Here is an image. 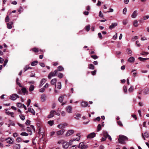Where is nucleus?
Returning a JSON list of instances; mask_svg holds the SVG:
<instances>
[{
    "label": "nucleus",
    "instance_id": "nucleus-1",
    "mask_svg": "<svg viewBox=\"0 0 149 149\" xmlns=\"http://www.w3.org/2000/svg\"><path fill=\"white\" fill-rule=\"evenodd\" d=\"M128 138L126 136L122 135H120L119 136L118 140L119 142L122 144L125 143V141H127Z\"/></svg>",
    "mask_w": 149,
    "mask_h": 149
},
{
    "label": "nucleus",
    "instance_id": "nucleus-2",
    "mask_svg": "<svg viewBox=\"0 0 149 149\" xmlns=\"http://www.w3.org/2000/svg\"><path fill=\"white\" fill-rule=\"evenodd\" d=\"M57 72L58 70H55L54 72H51L48 75V78L50 79H51L52 77L56 76Z\"/></svg>",
    "mask_w": 149,
    "mask_h": 149
},
{
    "label": "nucleus",
    "instance_id": "nucleus-3",
    "mask_svg": "<svg viewBox=\"0 0 149 149\" xmlns=\"http://www.w3.org/2000/svg\"><path fill=\"white\" fill-rule=\"evenodd\" d=\"M31 127L32 128V129L31 128L29 127H27L26 128L27 131L28 132H30L29 134L30 135H31L32 134V130L34 131V132H35V128L34 127V126L33 125H31Z\"/></svg>",
    "mask_w": 149,
    "mask_h": 149
},
{
    "label": "nucleus",
    "instance_id": "nucleus-4",
    "mask_svg": "<svg viewBox=\"0 0 149 149\" xmlns=\"http://www.w3.org/2000/svg\"><path fill=\"white\" fill-rule=\"evenodd\" d=\"M19 96L16 94H12L10 97V99L13 100H16L17 98H19Z\"/></svg>",
    "mask_w": 149,
    "mask_h": 149
},
{
    "label": "nucleus",
    "instance_id": "nucleus-5",
    "mask_svg": "<svg viewBox=\"0 0 149 149\" xmlns=\"http://www.w3.org/2000/svg\"><path fill=\"white\" fill-rule=\"evenodd\" d=\"M5 141H7V143L10 144L13 143V141L12 139L10 137H8L5 139Z\"/></svg>",
    "mask_w": 149,
    "mask_h": 149
},
{
    "label": "nucleus",
    "instance_id": "nucleus-6",
    "mask_svg": "<svg viewBox=\"0 0 149 149\" xmlns=\"http://www.w3.org/2000/svg\"><path fill=\"white\" fill-rule=\"evenodd\" d=\"M74 132V130H68L66 134L65 135L66 136H70L73 134Z\"/></svg>",
    "mask_w": 149,
    "mask_h": 149
},
{
    "label": "nucleus",
    "instance_id": "nucleus-7",
    "mask_svg": "<svg viewBox=\"0 0 149 149\" xmlns=\"http://www.w3.org/2000/svg\"><path fill=\"white\" fill-rule=\"evenodd\" d=\"M21 91L24 95H28V92L25 87H22L21 89Z\"/></svg>",
    "mask_w": 149,
    "mask_h": 149
},
{
    "label": "nucleus",
    "instance_id": "nucleus-8",
    "mask_svg": "<svg viewBox=\"0 0 149 149\" xmlns=\"http://www.w3.org/2000/svg\"><path fill=\"white\" fill-rule=\"evenodd\" d=\"M67 125L66 123H61L58 125L57 127L59 129L64 128Z\"/></svg>",
    "mask_w": 149,
    "mask_h": 149
},
{
    "label": "nucleus",
    "instance_id": "nucleus-9",
    "mask_svg": "<svg viewBox=\"0 0 149 149\" xmlns=\"http://www.w3.org/2000/svg\"><path fill=\"white\" fill-rule=\"evenodd\" d=\"M96 135V134L94 132L91 133L89 134L87 136V138L91 139L94 137Z\"/></svg>",
    "mask_w": 149,
    "mask_h": 149
},
{
    "label": "nucleus",
    "instance_id": "nucleus-10",
    "mask_svg": "<svg viewBox=\"0 0 149 149\" xmlns=\"http://www.w3.org/2000/svg\"><path fill=\"white\" fill-rule=\"evenodd\" d=\"M56 112L54 110H52L50 113V114L48 116V118H51L53 117L54 116V114L56 113Z\"/></svg>",
    "mask_w": 149,
    "mask_h": 149
},
{
    "label": "nucleus",
    "instance_id": "nucleus-11",
    "mask_svg": "<svg viewBox=\"0 0 149 149\" xmlns=\"http://www.w3.org/2000/svg\"><path fill=\"white\" fill-rule=\"evenodd\" d=\"M142 136L143 139L145 140V138H148L149 137V135L147 132H145L144 134L143 133L142 134Z\"/></svg>",
    "mask_w": 149,
    "mask_h": 149
},
{
    "label": "nucleus",
    "instance_id": "nucleus-12",
    "mask_svg": "<svg viewBox=\"0 0 149 149\" xmlns=\"http://www.w3.org/2000/svg\"><path fill=\"white\" fill-rule=\"evenodd\" d=\"M65 132V130L64 129L61 130L56 132L57 135L58 136L62 135Z\"/></svg>",
    "mask_w": 149,
    "mask_h": 149
},
{
    "label": "nucleus",
    "instance_id": "nucleus-13",
    "mask_svg": "<svg viewBox=\"0 0 149 149\" xmlns=\"http://www.w3.org/2000/svg\"><path fill=\"white\" fill-rule=\"evenodd\" d=\"M118 24L117 23H112V24L109 26V29H113L115 27L117 26Z\"/></svg>",
    "mask_w": 149,
    "mask_h": 149
},
{
    "label": "nucleus",
    "instance_id": "nucleus-14",
    "mask_svg": "<svg viewBox=\"0 0 149 149\" xmlns=\"http://www.w3.org/2000/svg\"><path fill=\"white\" fill-rule=\"evenodd\" d=\"M66 111L67 112L69 113H72V108L71 106H68L66 107Z\"/></svg>",
    "mask_w": 149,
    "mask_h": 149
},
{
    "label": "nucleus",
    "instance_id": "nucleus-15",
    "mask_svg": "<svg viewBox=\"0 0 149 149\" xmlns=\"http://www.w3.org/2000/svg\"><path fill=\"white\" fill-rule=\"evenodd\" d=\"M69 146V144L66 142L63 143V147L64 148H67Z\"/></svg>",
    "mask_w": 149,
    "mask_h": 149
},
{
    "label": "nucleus",
    "instance_id": "nucleus-16",
    "mask_svg": "<svg viewBox=\"0 0 149 149\" xmlns=\"http://www.w3.org/2000/svg\"><path fill=\"white\" fill-rule=\"evenodd\" d=\"M88 105V102H82L81 103V106L84 107H87Z\"/></svg>",
    "mask_w": 149,
    "mask_h": 149
},
{
    "label": "nucleus",
    "instance_id": "nucleus-17",
    "mask_svg": "<svg viewBox=\"0 0 149 149\" xmlns=\"http://www.w3.org/2000/svg\"><path fill=\"white\" fill-rule=\"evenodd\" d=\"M13 24V22H10L7 24V28L9 29H11L12 28V25Z\"/></svg>",
    "mask_w": 149,
    "mask_h": 149
},
{
    "label": "nucleus",
    "instance_id": "nucleus-18",
    "mask_svg": "<svg viewBox=\"0 0 149 149\" xmlns=\"http://www.w3.org/2000/svg\"><path fill=\"white\" fill-rule=\"evenodd\" d=\"M13 148L14 149H20V146L19 144H15L13 145Z\"/></svg>",
    "mask_w": 149,
    "mask_h": 149
},
{
    "label": "nucleus",
    "instance_id": "nucleus-19",
    "mask_svg": "<svg viewBox=\"0 0 149 149\" xmlns=\"http://www.w3.org/2000/svg\"><path fill=\"white\" fill-rule=\"evenodd\" d=\"M80 136H79V137H78V138H77L76 139H72L69 142V143L70 144L71 143V142H73V141H78L79 140V139L80 138Z\"/></svg>",
    "mask_w": 149,
    "mask_h": 149
},
{
    "label": "nucleus",
    "instance_id": "nucleus-20",
    "mask_svg": "<svg viewBox=\"0 0 149 149\" xmlns=\"http://www.w3.org/2000/svg\"><path fill=\"white\" fill-rule=\"evenodd\" d=\"M137 15V10H136L133 12V13L131 15V17H132V18H134L136 17Z\"/></svg>",
    "mask_w": 149,
    "mask_h": 149
},
{
    "label": "nucleus",
    "instance_id": "nucleus-21",
    "mask_svg": "<svg viewBox=\"0 0 149 149\" xmlns=\"http://www.w3.org/2000/svg\"><path fill=\"white\" fill-rule=\"evenodd\" d=\"M28 110L33 115H35L36 112L32 108H29L28 109Z\"/></svg>",
    "mask_w": 149,
    "mask_h": 149
},
{
    "label": "nucleus",
    "instance_id": "nucleus-22",
    "mask_svg": "<svg viewBox=\"0 0 149 149\" xmlns=\"http://www.w3.org/2000/svg\"><path fill=\"white\" fill-rule=\"evenodd\" d=\"M88 68L90 69L94 70L95 69L94 66L92 64L88 65Z\"/></svg>",
    "mask_w": 149,
    "mask_h": 149
},
{
    "label": "nucleus",
    "instance_id": "nucleus-23",
    "mask_svg": "<svg viewBox=\"0 0 149 149\" xmlns=\"http://www.w3.org/2000/svg\"><path fill=\"white\" fill-rule=\"evenodd\" d=\"M127 53L128 54L131 56L132 55V52L130 49L128 48L127 49Z\"/></svg>",
    "mask_w": 149,
    "mask_h": 149
},
{
    "label": "nucleus",
    "instance_id": "nucleus-24",
    "mask_svg": "<svg viewBox=\"0 0 149 149\" xmlns=\"http://www.w3.org/2000/svg\"><path fill=\"white\" fill-rule=\"evenodd\" d=\"M45 98H46L45 96L44 95V94L42 95H41V98H40L41 101L42 102L45 101Z\"/></svg>",
    "mask_w": 149,
    "mask_h": 149
},
{
    "label": "nucleus",
    "instance_id": "nucleus-25",
    "mask_svg": "<svg viewBox=\"0 0 149 149\" xmlns=\"http://www.w3.org/2000/svg\"><path fill=\"white\" fill-rule=\"evenodd\" d=\"M134 58L132 57H130L128 59V61L130 62H134Z\"/></svg>",
    "mask_w": 149,
    "mask_h": 149
},
{
    "label": "nucleus",
    "instance_id": "nucleus-26",
    "mask_svg": "<svg viewBox=\"0 0 149 149\" xmlns=\"http://www.w3.org/2000/svg\"><path fill=\"white\" fill-rule=\"evenodd\" d=\"M5 113L6 115H10V114L12 112H10L9 111H8V109H6L4 110Z\"/></svg>",
    "mask_w": 149,
    "mask_h": 149
},
{
    "label": "nucleus",
    "instance_id": "nucleus-27",
    "mask_svg": "<svg viewBox=\"0 0 149 149\" xmlns=\"http://www.w3.org/2000/svg\"><path fill=\"white\" fill-rule=\"evenodd\" d=\"M31 68L29 66V65H26L24 69V71L25 72L28 69H30Z\"/></svg>",
    "mask_w": 149,
    "mask_h": 149
},
{
    "label": "nucleus",
    "instance_id": "nucleus-28",
    "mask_svg": "<svg viewBox=\"0 0 149 149\" xmlns=\"http://www.w3.org/2000/svg\"><path fill=\"white\" fill-rule=\"evenodd\" d=\"M138 59H139L141 61H145L147 59H149V58H143L140 57L138 58Z\"/></svg>",
    "mask_w": 149,
    "mask_h": 149
},
{
    "label": "nucleus",
    "instance_id": "nucleus-29",
    "mask_svg": "<svg viewBox=\"0 0 149 149\" xmlns=\"http://www.w3.org/2000/svg\"><path fill=\"white\" fill-rule=\"evenodd\" d=\"M61 84H57V85L56 84H55V89L57 88L58 89H60L61 88Z\"/></svg>",
    "mask_w": 149,
    "mask_h": 149
},
{
    "label": "nucleus",
    "instance_id": "nucleus-30",
    "mask_svg": "<svg viewBox=\"0 0 149 149\" xmlns=\"http://www.w3.org/2000/svg\"><path fill=\"white\" fill-rule=\"evenodd\" d=\"M38 61H34L32 62L31 65L32 66L36 65L38 63Z\"/></svg>",
    "mask_w": 149,
    "mask_h": 149
},
{
    "label": "nucleus",
    "instance_id": "nucleus-31",
    "mask_svg": "<svg viewBox=\"0 0 149 149\" xmlns=\"http://www.w3.org/2000/svg\"><path fill=\"white\" fill-rule=\"evenodd\" d=\"M34 86L33 85H31L30 86V87L29 88V90L31 92L33 91L34 90Z\"/></svg>",
    "mask_w": 149,
    "mask_h": 149
},
{
    "label": "nucleus",
    "instance_id": "nucleus-32",
    "mask_svg": "<svg viewBox=\"0 0 149 149\" xmlns=\"http://www.w3.org/2000/svg\"><path fill=\"white\" fill-rule=\"evenodd\" d=\"M103 135L104 137H107L109 134H108L107 132L106 131H104L103 132Z\"/></svg>",
    "mask_w": 149,
    "mask_h": 149
},
{
    "label": "nucleus",
    "instance_id": "nucleus-33",
    "mask_svg": "<svg viewBox=\"0 0 149 149\" xmlns=\"http://www.w3.org/2000/svg\"><path fill=\"white\" fill-rule=\"evenodd\" d=\"M64 68H63L61 66H59L58 67V70H58V71H61L62 70H63Z\"/></svg>",
    "mask_w": 149,
    "mask_h": 149
},
{
    "label": "nucleus",
    "instance_id": "nucleus-34",
    "mask_svg": "<svg viewBox=\"0 0 149 149\" xmlns=\"http://www.w3.org/2000/svg\"><path fill=\"white\" fill-rule=\"evenodd\" d=\"M57 81L56 79H52L51 81V84H56Z\"/></svg>",
    "mask_w": 149,
    "mask_h": 149
},
{
    "label": "nucleus",
    "instance_id": "nucleus-35",
    "mask_svg": "<svg viewBox=\"0 0 149 149\" xmlns=\"http://www.w3.org/2000/svg\"><path fill=\"white\" fill-rule=\"evenodd\" d=\"M31 50L34 52H39L38 49L36 48H34L31 49Z\"/></svg>",
    "mask_w": 149,
    "mask_h": 149
},
{
    "label": "nucleus",
    "instance_id": "nucleus-36",
    "mask_svg": "<svg viewBox=\"0 0 149 149\" xmlns=\"http://www.w3.org/2000/svg\"><path fill=\"white\" fill-rule=\"evenodd\" d=\"M133 25L135 27H137L138 26V21L137 20H136L134 21Z\"/></svg>",
    "mask_w": 149,
    "mask_h": 149
},
{
    "label": "nucleus",
    "instance_id": "nucleus-37",
    "mask_svg": "<svg viewBox=\"0 0 149 149\" xmlns=\"http://www.w3.org/2000/svg\"><path fill=\"white\" fill-rule=\"evenodd\" d=\"M54 120H49L48 122V123L50 126H52L54 124Z\"/></svg>",
    "mask_w": 149,
    "mask_h": 149
},
{
    "label": "nucleus",
    "instance_id": "nucleus-38",
    "mask_svg": "<svg viewBox=\"0 0 149 149\" xmlns=\"http://www.w3.org/2000/svg\"><path fill=\"white\" fill-rule=\"evenodd\" d=\"M20 135L23 136H27L29 135V134L26 132H23L21 133Z\"/></svg>",
    "mask_w": 149,
    "mask_h": 149
},
{
    "label": "nucleus",
    "instance_id": "nucleus-39",
    "mask_svg": "<svg viewBox=\"0 0 149 149\" xmlns=\"http://www.w3.org/2000/svg\"><path fill=\"white\" fill-rule=\"evenodd\" d=\"M90 27V26L89 25L86 26L85 27L86 30L87 31H89Z\"/></svg>",
    "mask_w": 149,
    "mask_h": 149
},
{
    "label": "nucleus",
    "instance_id": "nucleus-40",
    "mask_svg": "<svg viewBox=\"0 0 149 149\" xmlns=\"http://www.w3.org/2000/svg\"><path fill=\"white\" fill-rule=\"evenodd\" d=\"M63 99V96H61L58 98V101L61 102H62Z\"/></svg>",
    "mask_w": 149,
    "mask_h": 149
},
{
    "label": "nucleus",
    "instance_id": "nucleus-41",
    "mask_svg": "<svg viewBox=\"0 0 149 149\" xmlns=\"http://www.w3.org/2000/svg\"><path fill=\"white\" fill-rule=\"evenodd\" d=\"M19 116L21 120H25V116L22 114H21L19 115Z\"/></svg>",
    "mask_w": 149,
    "mask_h": 149
},
{
    "label": "nucleus",
    "instance_id": "nucleus-42",
    "mask_svg": "<svg viewBox=\"0 0 149 149\" xmlns=\"http://www.w3.org/2000/svg\"><path fill=\"white\" fill-rule=\"evenodd\" d=\"M85 145L84 144V143L83 142H81L79 144L78 146V147L79 148H81L83 146H84Z\"/></svg>",
    "mask_w": 149,
    "mask_h": 149
},
{
    "label": "nucleus",
    "instance_id": "nucleus-43",
    "mask_svg": "<svg viewBox=\"0 0 149 149\" xmlns=\"http://www.w3.org/2000/svg\"><path fill=\"white\" fill-rule=\"evenodd\" d=\"M76 117H75V118L77 119H79L81 117V115L79 113L76 114Z\"/></svg>",
    "mask_w": 149,
    "mask_h": 149
},
{
    "label": "nucleus",
    "instance_id": "nucleus-44",
    "mask_svg": "<svg viewBox=\"0 0 149 149\" xmlns=\"http://www.w3.org/2000/svg\"><path fill=\"white\" fill-rule=\"evenodd\" d=\"M97 131L98 132L99 131L101 130V125L100 124H99L97 126Z\"/></svg>",
    "mask_w": 149,
    "mask_h": 149
},
{
    "label": "nucleus",
    "instance_id": "nucleus-45",
    "mask_svg": "<svg viewBox=\"0 0 149 149\" xmlns=\"http://www.w3.org/2000/svg\"><path fill=\"white\" fill-rule=\"evenodd\" d=\"M63 77V74L62 73H60L58 74V77L59 78H61Z\"/></svg>",
    "mask_w": 149,
    "mask_h": 149
},
{
    "label": "nucleus",
    "instance_id": "nucleus-46",
    "mask_svg": "<svg viewBox=\"0 0 149 149\" xmlns=\"http://www.w3.org/2000/svg\"><path fill=\"white\" fill-rule=\"evenodd\" d=\"M117 123L118 125L121 127H122L123 126V124L122 123L121 121H117Z\"/></svg>",
    "mask_w": 149,
    "mask_h": 149
},
{
    "label": "nucleus",
    "instance_id": "nucleus-47",
    "mask_svg": "<svg viewBox=\"0 0 149 149\" xmlns=\"http://www.w3.org/2000/svg\"><path fill=\"white\" fill-rule=\"evenodd\" d=\"M91 57L94 59H96L98 58V56L97 55H91Z\"/></svg>",
    "mask_w": 149,
    "mask_h": 149
},
{
    "label": "nucleus",
    "instance_id": "nucleus-48",
    "mask_svg": "<svg viewBox=\"0 0 149 149\" xmlns=\"http://www.w3.org/2000/svg\"><path fill=\"white\" fill-rule=\"evenodd\" d=\"M46 80L45 79H42L40 82V84H42V83H43V84H44L46 82Z\"/></svg>",
    "mask_w": 149,
    "mask_h": 149
},
{
    "label": "nucleus",
    "instance_id": "nucleus-49",
    "mask_svg": "<svg viewBox=\"0 0 149 149\" xmlns=\"http://www.w3.org/2000/svg\"><path fill=\"white\" fill-rule=\"evenodd\" d=\"M127 11V9L126 8H125L123 10V13L124 14H126Z\"/></svg>",
    "mask_w": 149,
    "mask_h": 149
},
{
    "label": "nucleus",
    "instance_id": "nucleus-50",
    "mask_svg": "<svg viewBox=\"0 0 149 149\" xmlns=\"http://www.w3.org/2000/svg\"><path fill=\"white\" fill-rule=\"evenodd\" d=\"M22 141V139L19 137H18L16 139V141L18 142H20Z\"/></svg>",
    "mask_w": 149,
    "mask_h": 149
},
{
    "label": "nucleus",
    "instance_id": "nucleus-51",
    "mask_svg": "<svg viewBox=\"0 0 149 149\" xmlns=\"http://www.w3.org/2000/svg\"><path fill=\"white\" fill-rule=\"evenodd\" d=\"M22 105H22V104L20 103H18L17 104V106L19 108L22 107Z\"/></svg>",
    "mask_w": 149,
    "mask_h": 149
},
{
    "label": "nucleus",
    "instance_id": "nucleus-52",
    "mask_svg": "<svg viewBox=\"0 0 149 149\" xmlns=\"http://www.w3.org/2000/svg\"><path fill=\"white\" fill-rule=\"evenodd\" d=\"M96 70H95L93 71H92L91 72V74L93 75H95L96 74Z\"/></svg>",
    "mask_w": 149,
    "mask_h": 149
},
{
    "label": "nucleus",
    "instance_id": "nucleus-53",
    "mask_svg": "<svg viewBox=\"0 0 149 149\" xmlns=\"http://www.w3.org/2000/svg\"><path fill=\"white\" fill-rule=\"evenodd\" d=\"M5 22H9V17H8V15H7L6 18H5Z\"/></svg>",
    "mask_w": 149,
    "mask_h": 149
},
{
    "label": "nucleus",
    "instance_id": "nucleus-54",
    "mask_svg": "<svg viewBox=\"0 0 149 149\" xmlns=\"http://www.w3.org/2000/svg\"><path fill=\"white\" fill-rule=\"evenodd\" d=\"M8 60L7 59H5L3 64V65L4 66H5L6 65L7 63L8 62Z\"/></svg>",
    "mask_w": 149,
    "mask_h": 149
},
{
    "label": "nucleus",
    "instance_id": "nucleus-55",
    "mask_svg": "<svg viewBox=\"0 0 149 149\" xmlns=\"http://www.w3.org/2000/svg\"><path fill=\"white\" fill-rule=\"evenodd\" d=\"M31 100L30 99H29L27 100V106H29L30 105V104L31 103Z\"/></svg>",
    "mask_w": 149,
    "mask_h": 149
},
{
    "label": "nucleus",
    "instance_id": "nucleus-56",
    "mask_svg": "<svg viewBox=\"0 0 149 149\" xmlns=\"http://www.w3.org/2000/svg\"><path fill=\"white\" fill-rule=\"evenodd\" d=\"M99 16L102 18H103V15L102 14V13L101 12V11H100L99 12Z\"/></svg>",
    "mask_w": 149,
    "mask_h": 149
},
{
    "label": "nucleus",
    "instance_id": "nucleus-57",
    "mask_svg": "<svg viewBox=\"0 0 149 149\" xmlns=\"http://www.w3.org/2000/svg\"><path fill=\"white\" fill-rule=\"evenodd\" d=\"M149 18V15H147L146 16H143V19L144 20H146V19H148Z\"/></svg>",
    "mask_w": 149,
    "mask_h": 149
},
{
    "label": "nucleus",
    "instance_id": "nucleus-58",
    "mask_svg": "<svg viewBox=\"0 0 149 149\" xmlns=\"http://www.w3.org/2000/svg\"><path fill=\"white\" fill-rule=\"evenodd\" d=\"M109 9L110 10L109 11H107L106 12H104L105 13H107L112 12L113 11V10L112 8H110Z\"/></svg>",
    "mask_w": 149,
    "mask_h": 149
},
{
    "label": "nucleus",
    "instance_id": "nucleus-59",
    "mask_svg": "<svg viewBox=\"0 0 149 149\" xmlns=\"http://www.w3.org/2000/svg\"><path fill=\"white\" fill-rule=\"evenodd\" d=\"M87 145H85L81 147L80 149H86L87 148Z\"/></svg>",
    "mask_w": 149,
    "mask_h": 149
},
{
    "label": "nucleus",
    "instance_id": "nucleus-60",
    "mask_svg": "<svg viewBox=\"0 0 149 149\" xmlns=\"http://www.w3.org/2000/svg\"><path fill=\"white\" fill-rule=\"evenodd\" d=\"M123 24L124 25H126L127 24V21L126 19H125V20H124L123 21Z\"/></svg>",
    "mask_w": 149,
    "mask_h": 149
},
{
    "label": "nucleus",
    "instance_id": "nucleus-61",
    "mask_svg": "<svg viewBox=\"0 0 149 149\" xmlns=\"http://www.w3.org/2000/svg\"><path fill=\"white\" fill-rule=\"evenodd\" d=\"M30 121L29 120H27L25 123V124L27 125H29L30 124Z\"/></svg>",
    "mask_w": 149,
    "mask_h": 149
},
{
    "label": "nucleus",
    "instance_id": "nucleus-62",
    "mask_svg": "<svg viewBox=\"0 0 149 149\" xmlns=\"http://www.w3.org/2000/svg\"><path fill=\"white\" fill-rule=\"evenodd\" d=\"M66 113L64 111H62L61 112V115L63 116H64L65 115Z\"/></svg>",
    "mask_w": 149,
    "mask_h": 149
},
{
    "label": "nucleus",
    "instance_id": "nucleus-63",
    "mask_svg": "<svg viewBox=\"0 0 149 149\" xmlns=\"http://www.w3.org/2000/svg\"><path fill=\"white\" fill-rule=\"evenodd\" d=\"M98 36L100 38V39H102V35L100 33H98Z\"/></svg>",
    "mask_w": 149,
    "mask_h": 149
},
{
    "label": "nucleus",
    "instance_id": "nucleus-64",
    "mask_svg": "<svg viewBox=\"0 0 149 149\" xmlns=\"http://www.w3.org/2000/svg\"><path fill=\"white\" fill-rule=\"evenodd\" d=\"M45 90V88H42L40 89L39 91L40 92L42 93Z\"/></svg>",
    "mask_w": 149,
    "mask_h": 149
}]
</instances>
